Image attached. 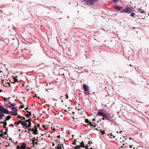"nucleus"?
<instances>
[{"label":"nucleus","mask_w":149,"mask_h":149,"mask_svg":"<svg viewBox=\"0 0 149 149\" xmlns=\"http://www.w3.org/2000/svg\"><path fill=\"white\" fill-rule=\"evenodd\" d=\"M31 119H29L25 120H24L22 125L24 128L28 129L31 126Z\"/></svg>","instance_id":"obj_1"},{"label":"nucleus","mask_w":149,"mask_h":149,"mask_svg":"<svg viewBox=\"0 0 149 149\" xmlns=\"http://www.w3.org/2000/svg\"><path fill=\"white\" fill-rule=\"evenodd\" d=\"M98 113L99 116L103 117L102 119L103 120H104L105 119L106 120H108L109 118H110V114L108 113L107 112H98Z\"/></svg>","instance_id":"obj_2"},{"label":"nucleus","mask_w":149,"mask_h":149,"mask_svg":"<svg viewBox=\"0 0 149 149\" xmlns=\"http://www.w3.org/2000/svg\"><path fill=\"white\" fill-rule=\"evenodd\" d=\"M134 10H132L129 7H126L122 11L123 13H132Z\"/></svg>","instance_id":"obj_3"},{"label":"nucleus","mask_w":149,"mask_h":149,"mask_svg":"<svg viewBox=\"0 0 149 149\" xmlns=\"http://www.w3.org/2000/svg\"><path fill=\"white\" fill-rule=\"evenodd\" d=\"M56 113H54L53 114L56 116V118H58L61 119H62L64 118L63 116L64 114L63 112H56Z\"/></svg>","instance_id":"obj_4"},{"label":"nucleus","mask_w":149,"mask_h":149,"mask_svg":"<svg viewBox=\"0 0 149 149\" xmlns=\"http://www.w3.org/2000/svg\"><path fill=\"white\" fill-rule=\"evenodd\" d=\"M97 0H87L86 2V4L89 6L93 5Z\"/></svg>","instance_id":"obj_5"},{"label":"nucleus","mask_w":149,"mask_h":149,"mask_svg":"<svg viewBox=\"0 0 149 149\" xmlns=\"http://www.w3.org/2000/svg\"><path fill=\"white\" fill-rule=\"evenodd\" d=\"M16 147V149H26V144L24 143H22L20 146L17 145Z\"/></svg>","instance_id":"obj_6"},{"label":"nucleus","mask_w":149,"mask_h":149,"mask_svg":"<svg viewBox=\"0 0 149 149\" xmlns=\"http://www.w3.org/2000/svg\"><path fill=\"white\" fill-rule=\"evenodd\" d=\"M0 112H9V111L8 110L3 107V106H0Z\"/></svg>","instance_id":"obj_7"},{"label":"nucleus","mask_w":149,"mask_h":149,"mask_svg":"<svg viewBox=\"0 0 149 149\" xmlns=\"http://www.w3.org/2000/svg\"><path fill=\"white\" fill-rule=\"evenodd\" d=\"M83 87L84 91L86 92L89 91V87L87 85L83 84Z\"/></svg>","instance_id":"obj_8"},{"label":"nucleus","mask_w":149,"mask_h":149,"mask_svg":"<svg viewBox=\"0 0 149 149\" xmlns=\"http://www.w3.org/2000/svg\"><path fill=\"white\" fill-rule=\"evenodd\" d=\"M114 8L118 11H119L121 10H122L123 7L119 6L116 5L114 7Z\"/></svg>","instance_id":"obj_9"},{"label":"nucleus","mask_w":149,"mask_h":149,"mask_svg":"<svg viewBox=\"0 0 149 149\" xmlns=\"http://www.w3.org/2000/svg\"><path fill=\"white\" fill-rule=\"evenodd\" d=\"M9 112H0V120L2 119L3 117L4 116V115L3 113L8 114Z\"/></svg>","instance_id":"obj_10"},{"label":"nucleus","mask_w":149,"mask_h":149,"mask_svg":"<svg viewBox=\"0 0 149 149\" xmlns=\"http://www.w3.org/2000/svg\"><path fill=\"white\" fill-rule=\"evenodd\" d=\"M10 109H11L12 110L10 112H16L17 110V107H11Z\"/></svg>","instance_id":"obj_11"},{"label":"nucleus","mask_w":149,"mask_h":149,"mask_svg":"<svg viewBox=\"0 0 149 149\" xmlns=\"http://www.w3.org/2000/svg\"><path fill=\"white\" fill-rule=\"evenodd\" d=\"M139 12L142 13H146L145 11H144V10H142L141 8H139L138 9Z\"/></svg>","instance_id":"obj_12"},{"label":"nucleus","mask_w":149,"mask_h":149,"mask_svg":"<svg viewBox=\"0 0 149 149\" xmlns=\"http://www.w3.org/2000/svg\"><path fill=\"white\" fill-rule=\"evenodd\" d=\"M31 116V112H28V113L25 115V116L27 118H29Z\"/></svg>","instance_id":"obj_13"},{"label":"nucleus","mask_w":149,"mask_h":149,"mask_svg":"<svg viewBox=\"0 0 149 149\" xmlns=\"http://www.w3.org/2000/svg\"><path fill=\"white\" fill-rule=\"evenodd\" d=\"M84 143L83 142V141H82L80 143V147H84Z\"/></svg>","instance_id":"obj_14"},{"label":"nucleus","mask_w":149,"mask_h":149,"mask_svg":"<svg viewBox=\"0 0 149 149\" xmlns=\"http://www.w3.org/2000/svg\"><path fill=\"white\" fill-rule=\"evenodd\" d=\"M11 118L10 116H7L5 119V120H4V121H6V120H10Z\"/></svg>","instance_id":"obj_15"},{"label":"nucleus","mask_w":149,"mask_h":149,"mask_svg":"<svg viewBox=\"0 0 149 149\" xmlns=\"http://www.w3.org/2000/svg\"><path fill=\"white\" fill-rule=\"evenodd\" d=\"M32 131H33V133L34 134H38L37 132H38V131L37 130V129L36 128V130Z\"/></svg>","instance_id":"obj_16"},{"label":"nucleus","mask_w":149,"mask_h":149,"mask_svg":"<svg viewBox=\"0 0 149 149\" xmlns=\"http://www.w3.org/2000/svg\"><path fill=\"white\" fill-rule=\"evenodd\" d=\"M0 137L2 138H3L4 137L3 132L1 130H0Z\"/></svg>","instance_id":"obj_17"},{"label":"nucleus","mask_w":149,"mask_h":149,"mask_svg":"<svg viewBox=\"0 0 149 149\" xmlns=\"http://www.w3.org/2000/svg\"><path fill=\"white\" fill-rule=\"evenodd\" d=\"M10 114L14 116L17 115V112H10Z\"/></svg>","instance_id":"obj_18"},{"label":"nucleus","mask_w":149,"mask_h":149,"mask_svg":"<svg viewBox=\"0 0 149 149\" xmlns=\"http://www.w3.org/2000/svg\"><path fill=\"white\" fill-rule=\"evenodd\" d=\"M94 127V128H95L96 130L98 131L100 130V127H98L97 126V125H95Z\"/></svg>","instance_id":"obj_19"},{"label":"nucleus","mask_w":149,"mask_h":149,"mask_svg":"<svg viewBox=\"0 0 149 149\" xmlns=\"http://www.w3.org/2000/svg\"><path fill=\"white\" fill-rule=\"evenodd\" d=\"M58 146L56 147V148L57 149H62L61 145H59V144H58Z\"/></svg>","instance_id":"obj_20"},{"label":"nucleus","mask_w":149,"mask_h":149,"mask_svg":"<svg viewBox=\"0 0 149 149\" xmlns=\"http://www.w3.org/2000/svg\"><path fill=\"white\" fill-rule=\"evenodd\" d=\"M80 146H77L74 147V149H80Z\"/></svg>","instance_id":"obj_21"},{"label":"nucleus","mask_w":149,"mask_h":149,"mask_svg":"<svg viewBox=\"0 0 149 149\" xmlns=\"http://www.w3.org/2000/svg\"><path fill=\"white\" fill-rule=\"evenodd\" d=\"M15 106V104H11L10 105V108H11V107H14Z\"/></svg>","instance_id":"obj_22"},{"label":"nucleus","mask_w":149,"mask_h":149,"mask_svg":"<svg viewBox=\"0 0 149 149\" xmlns=\"http://www.w3.org/2000/svg\"><path fill=\"white\" fill-rule=\"evenodd\" d=\"M4 107L6 108H8L10 107V105H8L7 104L4 105Z\"/></svg>","instance_id":"obj_23"},{"label":"nucleus","mask_w":149,"mask_h":149,"mask_svg":"<svg viewBox=\"0 0 149 149\" xmlns=\"http://www.w3.org/2000/svg\"><path fill=\"white\" fill-rule=\"evenodd\" d=\"M88 125H89L90 126H94V125H93V124H92V123L91 121L90 122L88 123Z\"/></svg>","instance_id":"obj_24"},{"label":"nucleus","mask_w":149,"mask_h":149,"mask_svg":"<svg viewBox=\"0 0 149 149\" xmlns=\"http://www.w3.org/2000/svg\"><path fill=\"white\" fill-rule=\"evenodd\" d=\"M3 124V127L4 128H5V126H6L7 125V123L6 122V121H4V122Z\"/></svg>","instance_id":"obj_25"},{"label":"nucleus","mask_w":149,"mask_h":149,"mask_svg":"<svg viewBox=\"0 0 149 149\" xmlns=\"http://www.w3.org/2000/svg\"><path fill=\"white\" fill-rule=\"evenodd\" d=\"M76 140H77V139H75L74 140V142L72 143V144L74 145H76Z\"/></svg>","instance_id":"obj_26"},{"label":"nucleus","mask_w":149,"mask_h":149,"mask_svg":"<svg viewBox=\"0 0 149 149\" xmlns=\"http://www.w3.org/2000/svg\"><path fill=\"white\" fill-rule=\"evenodd\" d=\"M51 85V84L50 83H49V84H47L46 85L47 86H48L49 87V88H48L49 89H52V88L49 86H50Z\"/></svg>","instance_id":"obj_27"},{"label":"nucleus","mask_w":149,"mask_h":149,"mask_svg":"<svg viewBox=\"0 0 149 149\" xmlns=\"http://www.w3.org/2000/svg\"><path fill=\"white\" fill-rule=\"evenodd\" d=\"M85 122L86 123H88H88L90 122V121H89L88 119H85Z\"/></svg>","instance_id":"obj_28"},{"label":"nucleus","mask_w":149,"mask_h":149,"mask_svg":"<svg viewBox=\"0 0 149 149\" xmlns=\"http://www.w3.org/2000/svg\"><path fill=\"white\" fill-rule=\"evenodd\" d=\"M36 129H37V126L36 125H35L34 126V128L32 129V131H33V130H36Z\"/></svg>","instance_id":"obj_29"},{"label":"nucleus","mask_w":149,"mask_h":149,"mask_svg":"<svg viewBox=\"0 0 149 149\" xmlns=\"http://www.w3.org/2000/svg\"><path fill=\"white\" fill-rule=\"evenodd\" d=\"M100 130V132L102 133V134H104L105 133L104 130L102 131V130Z\"/></svg>","instance_id":"obj_30"},{"label":"nucleus","mask_w":149,"mask_h":149,"mask_svg":"<svg viewBox=\"0 0 149 149\" xmlns=\"http://www.w3.org/2000/svg\"><path fill=\"white\" fill-rule=\"evenodd\" d=\"M135 13H132L131 14L130 16L133 17L135 15Z\"/></svg>","instance_id":"obj_31"},{"label":"nucleus","mask_w":149,"mask_h":149,"mask_svg":"<svg viewBox=\"0 0 149 149\" xmlns=\"http://www.w3.org/2000/svg\"><path fill=\"white\" fill-rule=\"evenodd\" d=\"M19 122H16L14 123V124H16L17 125H19Z\"/></svg>","instance_id":"obj_32"},{"label":"nucleus","mask_w":149,"mask_h":149,"mask_svg":"<svg viewBox=\"0 0 149 149\" xmlns=\"http://www.w3.org/2000/svg\"><path fill=\"white\" fill-rule=\"evenodd\" d=\"M18 122H19V124L21 123L22 124V123L23 121H22V120H19V121H18Z\"/></svg>","instance_id":"obj_33"},{"label":"nucleus","mask_w":149,"mask_h":149,"mask_svg":"<svg viewBox=\"0 0 149 149\" xmlns=\"http://www.w3.org/2000/svg\"><path fill=\"white\" fill-rule=\"evenodd\" d=\"M65 96H66V98L67 99H68V94H66Z\"/></svg>","instance_id":"obj_34"},{"label":"nucleus","mask_w":149,"mask_h":149,"mask_svg":"<svg viewBox=\"0 0 149 149\" xmlns=\"http://www.w3.org/2000/svg\"><path fill=\"white\" fill-rule=\"evenodd\" d=\"M24 107L22 105H21L19 107V108L20 109H22V108H23Z\"/></svg>","instance_id":"obj_35"},{"label":"nucleus","mask_w":149,"mask_h":149,"mask_svg":"<svg viewBox=\"0 0 149 149\" xmlns=\"http://www.w3.org/2000/svg\"><path fill=\"white\" fill-rule=\"evenodd\" d=\"M36 140V139H35L34 138V139H33L32 140V141L33 142V145H34V142Z\"/></svg>","instance_id":"obj_36"},{"label":"nucleus","mask_w":149,"mask_h":149,"mask_svg":"<svg viewBox=\"0 0 149 149\" xmlns=\"http://www.w3.org/2000/svg\"><path fill=\"white\" fill-rule=\"evenodd\" d=\"M42 127L44 128H45V129H47V128H45V127H46V125H43L42 126Z\"/></svg>","instance_id":"obj_37"},{"label":"nucleus","mask_w":149,"mask_h":149,"mask_svg":"<svg viewBox=\"0 0 149 149\" xmlns=\"http://www.w3.org/2000/svg\"><path fill=\"white\" fill-rule=\"evenodd\" d=\"M84 147H85V149H88V146H84Z\"/></svg>","instance_id":"obj_38"},{"label":"nucleus","mask_w":149,"mask_h":149,"mask_svg":"<svg viewBox=\"0 0 149 149\" xmlns=\"http://www.w3.org/2000/svg\"><path fill=\"white\" fill-rule=\"evenodd\" d=\"M40 126V124L39 123H38V124L37 127H39Z\"/></svg>","instance_id":"obj_39"},{"label":"nucleus","mask_w":149,"mask_h":149,"mask_svg":"<svg viewBox=\"0 0 149 149\" xmlns=\"http://www.w3.org/2000/svg\"><path fill=\"white\" fill-rule=\"evenodd\" d=\"M27 129L28 130H29V131H32V129H31V128H29H29H28V129Z\"/></svg>","instance_id":"obj_40"},{"label":"nucleus","mask_w":149,"mask_h":149,"mask_svg":"<svg viewBox=\"0 0 149 149\" xmlns=\"http://www.w3.org/2000/svg\"><path fill=\"white\" fill-rule=\"evenodd\" d=\"M10 126H11L12 127H13V124H11L10 125Z\"/></svg>","instance_id":"obj_41"},{"label":"nucleus","mask_w":149,"mask_h":149,"mask_svg":"<svg viewBox=\"0 0 149 149\" xmlns=\"http://www.w3.org/2000/svg\"><path fill=\"white\" fill-rule=\"evenodd\" d=\"M17 118L18 117H19L21 119H22V117H20L19 116H18L17 117Z\"/></svg>","instance_id":"obj_42"},{"label":"nucleus","mask_w":149,"mask_h":149,"mask_svg":"<svg viewBox=\"0 0 149 149\" xmlns=\"http://www.w3.org/2000/svg\"><path fill=\"white\" fill-rule=\"evenodd\" d=\"M25 110H26V112H29V111H28L27 110V109H28V108H25Z\"/></svg>","instance_id":"obj_43"},{"label":"nucleus","mask_w":149,"mask_h":149,"mask_svg":"<svg viewBox=\"0 0 149 149\" xmlns=\"http://www.w3.org/2000/svg\"><path fill=\"white\" fill-rule=\"evenodd\" d=\"M57 137L58 138H59L60 137V135H58L57 136Z\"/></svg>","instance_id":"obj_44"},{"label":"nucleus","mask_w":149,"mask_h":149,"mask_svg":"<svg viewBox=\"0 0 149 149\" xmlns=\"http://www.w3.org/2000/svg\"><path fill=\"white\" fill-rule=\"evenodd\" d=\"M3 123H4V122H3V121H1V122H0V123L1 124H3Z\"/></svg>","instance_id":"obj_45"},{"label":"nucleus","mask_w":149,"mask_h":149,"mask_svg":"<svg viewBox=\"0 0 149 149\" xmlns=\"http://www.w3.org/2000/svg\"><path fill=\"white\" fill-rule=\"evenodd\" d=\"M74 117V115H73V116L72 117V118L74 120V118H75Z\"/></svg>","instance_id":"obj_46"},{"label":"nucleus","mask_w":149,"mask_h":149,"mask_svg":"<svg viewBox=\"0 0 149 149\" xmlns=\"http://www.w3.org/2000/svg\"><path fill=\"white\" fill-rule=\"evenodd\" d=\"M68 109H69V110H68L69 111H71V110L70 109V107H68Z\"/></svg>","instance_id":"obj_47"},{"label":"nucleus","mask_w":149,"mask_h":149,"mask_svg":"<svg viewBox=\"0 0 149 149\" xmlns=\"http://www.w3.org/2000/svg\"><path fill=\"white\" fill-rule=\"evenodd\" d=\"M34 143H35L37 145L38 144V142H36Z\"/></svg>","instance_id":"obj_48"},{"label":"nucleus","mask_w":149,"mask_h":149,"mask_svg":"<svg viewBox=\"0 0 149 149\" xmlns=\"http://www.w3.org/2000/svg\"><path fill=\"white\" fill-rule=\"evenodd\" d=\"M7 134V132H4V134L5 135H6Z\"/></svg>","instance_id":"obj_49"},{"label":"nucleus","mask_w":149,"mask_h":149,"mask_svg":"<svg viewBox=\"0 0 149 149\" xmlns=\"http://www.w3.org/2000/svg\"><path fill=\"white\" fill-rule=\"evenodd\" d=\"M48 137H50V135L49 134H48V136H47Z\"/></svg>","instance_id":"obj_50"},{"label":"nucleus","mask_w":149,"mask_h":149,"mask_svg":"<svg viewBox=\"0 0 149 149\" xmlns=\"http://www.w3.org/2000/svg\"><path fill=\"white\" fill-rule=\"evenodd\" d=\"M92 120L93 121H94L95 120V119L94 118H93Z\"/></svg>","instance_id":"obj_51"},{"label":"nucleus","mask_w":149,"mask_h":149,"mask_svg":"<svg viewBox=\"0 0 149 149\" xmlns=\"http://www.w3.org/2000/svg\"><path fill=\"white\" fill-rule=\"evenodd\" d=\"M7 84H9V85L10 86V83H9V82H8V83H7Z\"/></svg>","instance_id":"obj_52"},{"label":"nucleus","mask_w":149,"mask_h":149,"mask_svg":"<svg viewBox=\"0 0 149 149\" xmlns=\"http://www.w3.org/2000/svg\"><path fill=\"white\" fill-rule=\"evenodd\" d=\"M46 134L45 133L44 134H42V135H41V136H43V135H45Z\"/></svg>","instance_id":"obj_53"},{"label":"nucleus","mask_w":149,"mask_h":149,"mask_svg":"<svg viewBox=\"0 0 149 149\" xmlns=\"http://www.w3.org/2000/svg\"><path fill=\"white\" fill-rule=\"evenodd\" d=\"M130 148H132V146L130 145Z\"/></svg>","instance_id":"obj_54"},{"label":"nucleus","mask_w":149,"mask_h":149,"mask_svg":"<svg viewBox=\"0 0 149 149\" xmlns=\"http://www.w3.org/2000/svg\"><path fill=\"white\" fill-rule=\"evenodd\" d=\"M56 141L57 142H58V140H56Z\"/></svg>","instance_id":"obj_55"},{"label":"nucleus","mask_w":149,"mask_h":149,"mask_svg":"<svg viewBox=\"0 0 149 149\" xmlns=\"http://www.w3.org/2000/svg\"><path fill=\"white\" fill-rule=\"evenodd\" d=\"M25 118L24 117L23 118V119H24V120H25Z\"/></svg>","instance_id":"obj_56"},{"label":"nucleus","mask_w":149,"mask_h":149,"mask_svg":"<svg viewBox=\"0 0 149 149\" xmlns=\"http://www.w3.org/2000/svg\"><path fill=\"white\" fill-rule=\"evenodd\" d=\"M35 96L37 97V94H35Z\"/></svg>","instance_id":"obj_57"},{"label":"nucleus","mask_w":149,"mask_h":149,"mask_svg":"<svg viewBox=\"0 0 149 149\" xmlns=\"http://www.w3.org/2000/svg\"><path fill=\"white\" fill-rule=\"evenodd\" d=\"M37 97L38 98V99H39L40 98V97L38 96V97Z\"/></svg>","instance_id":"obj_58"},{"label":"nucleus","mask_w":149,"mask_h":149,"mask_svg":"<svg viewBox=\"0 0 149 149\" xmlns=\"http://www.w3.org/2000/svg\"><path fill=\"white\" fill-rule=\"evenodd\" d=\"M109 135H111V136H113L112 134V133L110 134Z\"/></svg>","instance_id":"obj_59"},{"label":"nucleus","mask_w":149,"mask_h":149,"mask_svg":"<svg viewBox=\"0 0 149 149\" xmlns=\"http://www.w3.org/2000/svg\"><path fill=\"white\" fill-rule=\"evenodd\" d=\"M0 92H1L2 91L1 89H0Z\"/></svg>","instance_id":"obj_60"},{"label":"nucleus","mask_w":149,"mask_h":149,"mask_svg":"<svg viewBox=\"0 0 149 149\" xmlns=\"http://www.w3.org/2000/svg\"><path fill=\"white\" fill-rule=\"evenodd\" d=\"M65 112H67L66 110H65Z\"/></svg>","instance_id":"obj_61"},{"label":"nucleus","mask_w":149,"mask_h":149,"mask_svg":"<svg viewBox=\"0 0 149 149\" xmlns=\"http://www.w3.org/2000/svg\"><path fill=\"white\" fill-rule=\"evenodd\" d=\"M13 29L15 30V27H14L13 26Z\"/></svg>","instance_id":"obj_62"},{"label":"nucleus","mask_w":149,"mask_h":149,"mask_svg":"<svg viewBox=\"0 0 149 149\" xmlns=\"http://www.w3.org/2000/svg\"><path fill=\"white\" fill-rule=\"evenodd\" d=\"M72 113L73 114H74V112H72Z\"/></svg>","instance_id":"obj_63"},{"label":"nucleus","mask_w":149,"mask_h":149,"mask_svg":"<svg viewBox=\"0 0 149 149\" xmlns=\"http://www.w3.org/2000/svg\"><path fill=\"white\" fill-rule=\"evenodd\" d=\"M54 146V144H53L52 146Z\"/></svg>","instance_id":"obj_64"}]
</instances>
